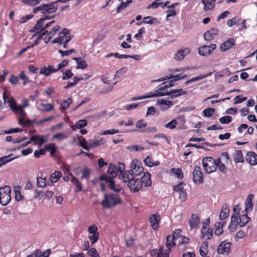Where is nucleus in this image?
<instances>
[{"label":"nucleus","instance_id":"1","mask_svg":"<svg viewBox=\"0 0 257 257\" xmlns=\"http://www.w3.org/2000/svg\"><path fill=\"white\" fill-rule=\"evenodd\" d=\"M122 179L123 182L127 183V186L133 193L139 191L143 186L149 187L152 185L151 175L148 172L144 173L140 179L132 174L130 171H124Z\"/></svg>","mask_w":257,"mask_h":257},{"label":"nucleus","instance_id":"2","mask_svg":"<svg viewBox=\"0 0 257 257\" xmlns=\"http://www.w3.org/2000/svg\"><path fill=\"white\" fill-rule=\"evenodd\" d=\"M187 94V91L182 88L179 89L171 90L169 92H157L156 93L150 92L147 95L140 97H135L132 98V100H137L156 96H163L170 95V98H173Z\"/></svg>","mask_w":257,"mask_h":257},{"label":"nucleus","instance_id":"3","mask_svg":"<svg viewBox=\"0 0 257 257\" xmlns=\"http://www.w3.org/2000/svg\"><path fill=\"white\" fill-rule=\"evenodd\" d=\"M121 203L120 196L116 194H105L101 205L105 208H110Z\"/></svg>","mask_w":257,"mask_h":257},{"label":"nucleus","instance_id":"4","mask_svg":"<svg viewBox=\"0 0 257 257\" xmlns=\"http://www.w3.org/2000/svg\"><path fill=\"white\" fill-rule=\"evenodd\" d=\"M55 15L51 17L46 16L41 18L37 21V23L30 30V33L41 32L42 31H47L46 29L55 23V21H52L50 22L45 23V21L47 20L54 18Z\"/></svg>","mask_w":257,"mask_h":257},{"label":"nucleus","instance_id":"5","mask_svg":"<svg viewBox=\"0 0 257 257\" xmlns=\"http://www.w3.org/2000/svg\"><path fill=\"white\" fill-rule=\"evenodd\" d=\"M68 0H58L56 2L44 4L34 9L33 12L34 14H36L38 12L41 11L43 14H52L55 13L58 9L57 5H56L58 2L65 3Z\"/></svg>","mask_w":257,"mask_h":257},{"label":"nucleus","instance_id":"6","mask_svg":"<svg viewBox=\"0 0 257 257\" xmlns=\"http://www.w3.org/2000/svg\"><path fill=\"white\" fill-rule=\"evenodd\" d=\"M202 164L205 172L207 174L214 172L216 170V160L212 157L204 158Z\"/></svg>","mask_w":257,"mask_h":257},{"label":"nucleus","instance_id":"7","mask_svg":"<svg viewBox=\"0 0 257 257\" xmlns=\"http://www.w3.org/2000/svg\"><path fill=\"white\" fill-rule=\"evenodd\" d=\"M11 189L9 186H6L0 188V203L2 205H7L11 201Z\"/></svg>","mask_w":257,"mask_h":257},{"label":"nucleus","instance_id":"8","mask_svg":"<svg viewBox=\"0 0 257 257\" xmlns=\"http://www.w3.org/2000/svg\"><path fill=\"white\" fill-rule=\"evenodd\" d=\"M99 180L100 181H105L106 183L108 184L109 188L115 192H118L121 190V188L119 185L115 184L113 179L106 174L100 176Z\"/></svg>","mask_w":257,"mask_h":257},{"label":"nucleus","instance_id":"9","mask_svg":"<svg viewBox=\"0 0 257 257\" xmlns=\"http://www.w3.org/2000/svg\"><path fill=\"white\" fill-rule=\"evenodd\" d=\"M231 243L226 240L222 241L219 244L217 252L220 254L228 255L231 250Z\"/></svg>","mask_w":257,"mask_h":257},{"label":"nucleus","instance_id":"10","mask_svg":"<svg viewBox=\"0 0 257 257\" xmlns=\"http://www.w3.org/2000/svg\"><path fill=\"white\" fill-rule=\"evenodd\" d=\"M97 230L98 227L95 224L90 225L87 228L88 232L90 234L88 237L91 244H94L99 239V233L97 231Z\"/></svg>","mask_w":257,"mask_h":257},{"label":"nucleus","instance_id":"11","mask_svg":"<svg viewBox=\"0 0 257 257\" xmlns=\"http://www.w3.org/2000/svg\"><path fill=\"white\" fill-rule=\"evenodd\" d=\"M216 48V45L214 44L210 45H203L198 48V53L200 55L206 56L211 54Z\"/></svg>","mask_w":257,"mask_h":257},{"label":"nucleus","instance_id":"12","mask_svg":"<svg viewBox=\"0 0 257 257\" xmlns=\"http://www.w3.org/2000/svg\"><path fill=\"white\" fill-rule=\"evenodd\" d=\"M131 168V170H126L125 171H130L132 174H133L136 177L140 176L144 171L143 167L139 166L137 160H134L133 161Z\"/></svg>","mask_w":257,"mask_h":257},{"label":"nucleus","instance_id":"13","mask_svg":"<svg viewBox=\"0 0 257 257\" xmlns=\"http://www.w3.org/2000/svg\"><path fill=\"white\" fill-rule=\"evenodd\" d=\"M70 33V30L66 28H64L62 31L59 34V37L54 39L51 43L55 44L58 43L59 45L63 44V42L65 41V38L66 35H69Z\"/></svg>","mask_w":257,"mask_h":257},{"label":"nucleus","instance_id":"14","mask_svg":"<svg viewBox=\"0 0 257 257\" xmlns=\"http://www.w3.org/2000/svg\"><path fill=\"white\" fill-rule=\"evenodd\" d=\"M160 219V215L158 213L152 214L150 216L149 220L153 230H157L159 229Z\"/></svg>","mask_w":257,"mask_h":257},{"label":"nucleus","instance_id":"15","mask_svg":"<svg viewBox=\"0 0 257 257\" xmlns=\"http://www.w3.org/2000/svg\"><path fill=\"white\" fill-rule=\"evenodd\" d=\"M192 174L193 180L195 183H201L203 182V174L200 167H195Z\"/></svg>","mask_w":257,"mask_h":257},{"label":"nucleus","instance_id":"16","mask_svg":"<svg viewBox=\"0 0 257 257\" xmlns=\"http://www.w3.org/2000/svg\"><path fill=\"white\" fill-rule=\"evenodd\" d=\"M235 44V40L233 38H230L221 45L220 50L222 52H225L232 48Z\"/></svg>","mask_w":257,"mask_h":257},{"label":"nucleus","instance_id":"17","mask_svg":"<svg viewBox=\"0 0 257 257\" xmlns=\"http://www.w3.org/2000/svg\"><path fill=\"white\" fill-rule=\"evenodd\" d=\"M218 29L211 28L204 34V39L205 41H210L215 39V37L218 34Z\"/></svg>","mask_w":257,"mask_h":257},{"label":"nucleus","instance_id":"18","mask_svg":"<svg viewBox=\"0 0 257 257\" xmlns=\"http://www.w3.org/2000/svg\"><path fill=\"white\" fill-rule=\"evenodd\" d=\"M246 161L251 165L257 164V154L252 151L248 152L245 156Z\"/></svg>","mask_w":257,"mask_h":257},{"label":"nucleus","instance_id":"19","mask_svg":"<svg viewBox=\"0 0 257 257\" xmlns=\"http://www.w3.org/2000/svg\"><path fill=\"white\" fill-rule=\"evenodd\" d=\"M188 222L191 229L196 228L200 222L199 215L197 214H192Z\"/></svg>","mask_w":257,"mask_h":257},{"label":"nucleus","instance_id":"20","mask_svg":"<svg viewBox=\"0 0 257 257\" xmlns=\"http://www.w3.org/2000/svg\"><path fill=\"white\" fill-rule=\"evenodd\" d=\"M215 2L216 0H201V2L204 6V11L212 10L215 8Z\"/></svg>","mask_w":257,"mask_h":257},{"label":"nucleus","instance_id":"21","mask_svg":"<svg viewBox=\"0 0 257 257\" xmlns=\"http://www.w3.org/2000/svg\"><path fill=\"white\" fill-rule=\"evenodd\" d=\"M229 205L227 204H223L222 206L221 210L219 214V219L221 220H223L227 218L229 216Z\"/></svg>","mask_w":257,"mask_h":257},{"label":"nucleus","instance_id":"22","mask_svg":"<svg viewBox=\"0 0 257 257\" xmlns=\"http://www.w3.org/2000/svg\"><path fill=\"white\" fill-rule=\"evenodd\" d=\"M201 232L202 238H205L206 237V239L209 240L211 239L213 236V229L212 228H206L204 226H202Z\"/></svg>","mask_w":257,"mask_h":257},{"label":"nucleus","instance_id":"23","mask_svg":"<svg viewBox=\"0 0 257 257\" xmlns=\"http://www.w3.org/2000/svg\"><path fill=\"white\" fill-rule=\"evenodd\" d=\"M187 77V75H183V76H181L180 74H178V75H170L169 76H166V77H163L162 78H160L157 80H153V81H164V80H168V79H172V80L174 81V82H175V81H178L179 80H181V79H182L183 78H184L185 77Z\"/></svg>","mask_w":257,"mask_h":257},{"label":"nucleus","instance_id":"24","mask_svg":"<svg viewBox=\"0 0 257 257\" xmlns=\"http://www.w3.org/2000/svg\"><path fill=\"white\" fill-rule=\"evenodd\" d=\"M104 144L102 138L100 139H91L89 140V150L91 148H95Z\"/></svg>","mask_w":257,"mask_h":257},{"label":"nucleus","instance_id":"25","mask_svg":"<svg viewBox=\"0 0 257 257\" xmlns=\"http://www.w3.org/2000/svg\"><path fill=\"white\" fill-rule=\"evenodd\" d=\"M44 149L46 151H50V156L53 157L56 152L57 147L55 143H50L45 145Z\"/></svg>","mask_w":257,"mask_h":257},{"label":"nucleus","instance_id":"26","mask_svg":"<svg viewBox=\"0 0 257 257\" xmlns=\"http://www.w3.org/2000/svg\"><path fill=\"white\" fill-rule=\"evenodd\" d=\"M73 59L76 62L77 64L76 66L77 69H85L88 67V65L86 61L82 60V58L79 57H74L73 58Z\"/></svg>","mask_w":257,"mask_h":257},{"label":"nucleus","instance_id":"27","mask_svg":"<svg viewBox=\"0 0 257 257\" xmlns=\"http://www.w3.org/2000/svg\"><path fill=\"white\" fill-rule=\"evenodd\" d=\"M208 248V243L207 241H205L201 243L199 249V252L201 256L202 257L207 256Z\"/></svg>","mask_w":257,"mask_h":257},{"label":"nucleus","instance_id":"28","mask_svg":"<svg viewBox=\"0 0 257 257\" xmlns=\"http://www.w3.org/2000/svg\"><path fill=\"white\" fill-rule=\"evenodd\" d=\"M162 86L159 89L155 90L153 93H156L157 92H165L164 90L166 88L172 87L174 85V81L171 79L170 81H167L164 82L161 84Z\"/></svg>","mask_w":257,"mask_h":257},{"label":"nucleus","instance_id":"29","mask_svg":"<svg viewBox=\"0 0 257 257\" xmlns=\"http://www.w3.org/2000/svg\"><path fill=\"white\" fill-rule=\"evenodd\" d=\"M233 158L235 163H242L244 159L241 151L236 150L233 155Z\"/></svg>","mask_w":257,"mask_h":257},{"label":"nucleus","instance_id":"30","mask_svg":"<svg viewBox=\"0 0 257 257\" xmlns=\"http://www.w3.org/2000/svg\"><path fill=\"white\" fill-rule=\"evenodd\" d=\"M175 237L173 234L167 235L166 237V246L169 250H171V248L175 245Z\"/></svg>","mask_w":257,"mask_h":257},{"label":"nucleus","instance_id":"31","mask_svg":"<svg viewBox=\"0 0 257 257\" xmlns=\"http://www.w3.org/2000/svg\"><path fill=\"white\" fill-rule=\"evenodd\" d=\"M238 215H232L231 217V222L228 226V229L231 231L235 229L237 225L239 224Z\"/></svg>","mask_w":257,"mask_h":257},{"label":"nucleus","instance_id":"32","mask_svg":"<svg viewBox=\"0 0 257 257\" xmlns=\"http://www.w3.org/2000/svg\"><path fill=\"white\" fill-rule=\"evenodd\" d=\"M3 97L4 101L6 102L7 101H8V102L9 103V106L12 109V110H13L14 109H15L17 105L15 99L11 97H9L8 96H7L5 92L3 93Z\"/></svg>","mask_w":257,"mask_h":257},{"label":"nucleus","instance_id":"33","mask_svg":"<svg viewBox=\"0 0 257 257\" xmlns=\"http://www.w3.org/2000/svg\"><path fill=\"white\" fill-rule=\"evenodd\" d=\"M40 109L42 111L49 112L53 110L54 108V105L51 103H41L39 105Z\"/></svg>","mask_w":257,"mask_h":257},{"label":"nucleus","instance_id":"34","mask_svg":"<svg viewBox=\"0 0 257 257\" xmlns=\"http://www.w3.org/2000/svg\"><path fill=\"white\" fill-rule=\"evenodd\" d=\"M144 163L146 166L149 167L159 166L160 164L159 161H154L152 158L148 156L145 160Z\"/></svg>","mask_w":257,"mask_h":257},{"label":"nucleus","instance_id":"35","mask_svg":"<svg viewBox=\"0 0 257 257\" xmlns=\"http://www.w3.org/2000/svg\"><path fill=\"white\" fill-rule=\"evenodd\" d=\"M13 156V154H10L8 156H6L0 158V167L3 165L14 160L15 159H17L18 157H12Z\"/></svg>","mask_w":257,"mask_h":257},{"label":"nucleus","instance_id":"36","mask_svg":"<svg viewBox=\"0 0 257 257\" xmlns=\"http://www.w3.org/2000/svg\"><path fill=\"white\" fill-rule=\"evenodd\" d=\"M212 72H210V73H208L206 74H200V75H199L198 76L193 77V78L190 79V80H187V81H186L185 84H188L192 82H195V81L200 80L205 78L209 76H210L212 74Z\"/></svg>","mask_w":257,"mask_h":257},{"label":"nucleus","instance_id":"37","mask_svg":"<svg viewBox=\"0 0 257 257\" xmlns=\"http://www.w3.org/2000/svg\"><path fill=\"white\" fill-rule=\"evenodd\" d=\"M18 77L19 80H23V85L26 86L28 83L29 82V78L26 75L25 71H22L18 75Z\"/></svg>","mask_w":257,"mask_h":257},{"label":"nucleus","instance_id":"38","mask_svg":"<svg viewBox=\"0 0 257 257\" xmlns=\"http://www.w3.org/2000/svg\"><path fill=\"white\" fill-rule=\"evenodd\" d=\"M87 124V121L86 119H80L78 120L75 125H72L71 126V128L73 130H75V127L76 128H81Z\"/></svg>","mask_w":257,"mask_h":257},{"label":"nucleus","instance_id":"39","mask_svg":"<svg viewBox=\"0 0 257 257\" xmlns=\"http://www.w3.org/2000/svg\"><path fill=\"white\" fill-rule=\"evenodd\" d=\"M250 220V218L248 216L247 214L245 213L239 216V225L241 226H244Z\"/></svg>","mask_w":257,"mask_h":257},{"label":"nucleus","instance_id":"40","mask_svg":"<svg viewBox=\"0 0 257 257\" xmlns=\"http://www.w3.org/2000/svg\"><path fill=\"white\" fill-rule=\"evenodd\" d=\"M107 173L111 176L110 178L112 179L117 176L118 172L115 170L113 164H110L109 165Z\"/></svg>","mask_w":257,"mask_h":257},{"label":"nucleus","instance_id":"41","mask_svg":"<svg viewBox=\"0 0 257 257\" xmlns=\"http://www.w3.org/2000/svg\"><path fill=\"white\" fill-rule=\"evenodd\" d=\"M157 102L159 104H161V105H166L167 106H166L165 108H162V109L163 110H166L167 109H168V108H169L171 106H173V104H174L173 102H172V101L166 100L163 99H160V100H158L157 101Z\"/></svg>","mask_w":257,"mask_h":257},{"label":"nucleus","instance_id":"42","mask_svg":"<svg viewBox=\"0 0 257 257\" xmlns=\"http://www.w3.org/2000/svg\"><path fill=\"white\" fill-rule=\"evenodd\" d=\"M216 168H218V170L224 173H226L227 170L225 165L221 161V158H218L216 159Z\"/></svg>","mask_w":257,"mask_h":257},{"label":"nucleus","instance_id":"43","mask_svg":"<svg viewBox=\"0 0 257 257\" xmlns=\"http://www.w3.org/2000/svg\"><path fill=\"white\" fill-rule=\"evenodd\" d=\"M79 139L80 141H79L78 145L82 147L84 149L89 151V143L87 144L85 139L82 136H80L79 138Z\"/></svg>","mask_w":257,"mask_h":257},{"label":"nucleus","instance_id":"44","mask_svg":"<svg viewBox=\"0 0 257 257\" xmlns=\"http://www.w3.org/2000/svg\"><path fill=\"white\" fill-rule=\"evenodd\" d=\"M62 173L60 171H55L53 173L50 177L51 181L52 183H55L57 182L59 179L61 177Z\"/></svg>","mask_w":257,"mask_h":257},{"label":"nucleus","instance_id":"45","mask_svg":"<svg viewBox=\"0 0 257 257\" xmlns=\"http://www.w3.org/2000/svg\"><path fill=\"white\" fill-rule=\"evenodd\" d=\"M171 172L179 179H182L184 177L183 171L180 168H173L171 169Z\"/></svg>","mask_w":257,"mask_h":257},{"label":"nucleus","instance_id":"46","mask_svg":"<svg viewBox=\"0 0 257 257\" xmlns=\"http://www.w3.org/2000/svg\"><path fill=\"white\" fill-rule=\"evenodd\" d=\"M111 56H114L117 58L121 59V58H128L131 57L130 55H126V54H123V55H120L118 53H109L107 55H106V58H109Z\"/></svg>","mask_w":257,"mask_h":257},{"label":"nucleus","instance_id":"47","mask_svg":"<svg viewBox=\"0 0 257 257\" xmlns=\"http://www.w3.org/2000/svg\"><path fill=\"white\" fill-rule=\"evenodd\" d=\"M253 197V195L250 194L247 196L246 203H245V210H246L248 208H252L253 207V203L252 202V199Z\"/></svg>","mask_w":257,"mask_h":257},{"label":"nucleus","instance_id":"48","mask_svg":"<svg viewBox=\"0 0 257 257\" xmlns=\"http://www.w3.org/2000/svg\"><path fill=\"white\" fill-rule=\"evenodd\" d=\"M72 103V99L69 98L67 99L63 100L61 103V107L63 109L66 110L68 108Z\"/></svg>","mask_w":257,"mask_h":257},{"label":"nucleus","instance_id":"49","mask_svg":"<svg viewBox=\"0 0 257 257\" xmlns=\"http://www.w3.org/2000/svg\"><path fill=\"white\" fill-rule=\"evenodd\" d=\"M232 120L231 116L229 115L224 116L219 118V121L222 124H228Z\"/></svg>","mask_w":257,"mask_h":257},{"label":"nucleus","instance_id":"50","mask_svg":"<svg viewBox=\"0 0 257 257\" xmlns=\"http://www.w3.org/2000/svg\"><path fill=\"white\" fill-rule=\"evenodd\" d=\"M46 178L39 177L37 178V185L39 188H44L46 186Z\"/></svg>","mask_w":257,"mask_h":257},{"label":"nucleus","instance_id":"51","mask_svg":"<svg viewBox=\"0 0 257 257\" xmlns=\"http://www.w3.org/2000/svg\"><path fill=\"white\" fill-rule=\"evenodd\" d=\"M41 0H23L22 2L28 6H35L39 4Z\"/></svg>","mask_w":257,"mask_h":257},{"label":"nucleus","instance_id":"52","mask_svg":"<svg viewBox=\"0 0 257 257\" xmlns=\"http://www.w3.org/2000/svg\"><path fill=\"white\" fill-rule=\"evenodd\" d=\"M19 81V79L18 77V75L17 76L12 74L10 75L9 78V81L12 85H15L18 84Z\"/></svg>","mask_w":257,"mask_h":257},{"label":"nucleus","instance_id":"53","mask_svg":"<svg viewBox=\"0 0 257 257\" xmlns=\"http://www.w3.org/2000/svg\"><path fill=\"white\" fill-rule=\"evenodd\" d=\"M73 73L71 72L70 69H68L65 72H63V80H68L71 78L73 76Z\"/></svg>","mask_w":257,"mask_h":257},{"label":"nucleus","instance_id":"54","mask_svg":"<svg viewBox=\"0 0 257 257\" xmlns=\"http://www.w3.org/2000/svg\"><path fill=\"white\" fill-rule=\"evenodd\" d=\"M114 168L118 173L119 172L122 175L124 171V164L123 163L118 162L115 166H114Z\"/></svg>","mask_w":257,"mask_h":257},{"label":"nucleus","instance_id":"55","mask_svg":"<svg viewBox=\"0 0 257 257\" xmlns=\"http://www.w3.org/2000/svg\"><path fill=\"white\" fill-rule=\"evenodd\" d=\"M161 0H156L152 2L151 4H150L148 7H147V9H157L159 6L161 4Z\"/></svg>","mask_w":257,"mask_h":257},{"label":"nucleus","instance_id":"56","mask_svg":"<svg viewBox=\"0 0 257 257\" xmlns=\"http://www.w3.org/2000/svg\"><path fill=\"white\" fill-rule=\"evenodd\" d=\"M144 20H149V21H143L144 24H153L154 23L158 22V19L156 18H152L151 16L144 17Z\"/></svg>","mask_w":257,"mask_h":257},{"label":"nucleus","instance_id":"57","mask_svg":"<svg viewBox=\"0 0 257 257\" xmlns=\"http://www.w3.org/2000/svg\"><path fill=\"white\" fill-rule=\"evenodd\" d=\"M177 124V120L175 119H172L169 122L166 123L165 126L170 129H174Z\"/></svg>","mask_w":257,"mask_h":257},{"label":"nucleus","instance_id":"58","mask_svg":"<svg viewBox=\"0 0 257 257\" xmlns=\"http://www.w3.org/2000/svg\"><path fill=\"white\" fill-rule=\"evenodd\" d=\"M67 138V136L64 133H57L53 136V139L63 140Z\"/></svg>","mask_w":257,"mask_h":257},{"label":"nucleus","instance_id":"59","mask_svg":"<svg viewBox=\"0 0 257 257\" xmlns=\"http://www.w3.org/2000/svg\"><path fill=\"white\" fill-rule=\"evenodd\" d=\"M91 174L90 170L88 168H85L82 172V175L81 177V179H86L87 180L89 179L90 177V175Z\"/></svg>","mask_w":257,"mask_h":257},{"label":"nucleus","instance_id":"60","mask_svg":"<svg viewBox=\"0 0 257 257\" xmlns=\"http://www.w3.org/2000/svg\"><path fill=\"white\" fill-rule=\"evenodd\" d=\"M214 109L211 108H206L203 110V114L204 116L207 117L212 116L214 112Z\"/></svg>","mask_w":257,"mask_h":257},{"label":"nucleus","instance_id":"61","mask_svg":"<svg viewBox=\"0 0 257 257\" xmlns=\"http://www.w3.org/2000/svg\"><path fill=\"white\" fill-rule=\"evenodd\" d=\"M179 195V198L180 199V200L182 202H184L185 201L187 197V192H186V189H182L181 191H180L178 192Z\"/></svg>","mask_w":257,"mask_h":257},{"label":"nucleus","instance_id":"62","mask_svg":"<svg viewBox=\"0 0 257 257\" xmlns=\"http://www.w3.org/2000/svg\"><path fill=\"white\" fill-rule=\"evenodd\" d=\"M88 254L90 257H100L97 250L95 248H91L88 251Z\"/></svg>","mask_w":257,"mask_h":257},{"label":"nucleus","instance_id":"63","mask_svg":"<svg viewBox=\"0 0 257 257\" xmlns=\"http://www.w3.org/2000/svg\"><path fill=\"white\" fill-rule=\"evenodd\" d=\"M147 125V123L144 119H140L136 123V126L138 128H145Z\"/></svg>","mask_w":257,"mask_h":257},{"label":"nucleus","instance_id":"64","mask_svg":"<svg viewBox=\"0 0 257 257\" xmlns=\"http://www.w3.org/2000/svg\"><path fill=\"white\" fill-rule=\"evenodd\" d=\"M221 158L225 163L228 164L229 163H231V160L228 153L224 152L222 153L221 155Z\"/></svg>","mask_w":257,"mask_h":257}]
</instances>
